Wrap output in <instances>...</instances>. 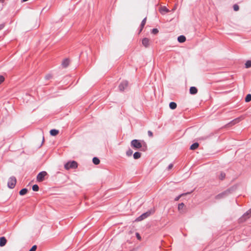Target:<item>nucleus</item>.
<instances>
[{"instance_id":"f257e3e1","label":"nucleus","mask_w":251,"mask_h":251,"mask_svg":"<svg viewBox=\"0 0 251 251\" xmlns=\"http://www.w3.org/2000/svg\"><path fill=\"white\" fill-rule=\"evenodd\" d=\"M77 167V163L75 161L68 162L64 165V168L67 170L70 169H75Z\"/></svg>"},{"instance_id":"f03ea898","label":"nucleus","mask_w":251,"mask_h":251,"mask_svg":"<svg viewBox=\"0 0 251 251\" xmlns=\"http://www.w3.org/2000/svg\"><path fill=\"white\" fill-rule=\"evenodd\" d=\"M131 146L135 149H139L142 148V145L139 140L134 139L131 142Z\"/></svg>"},{"instance_id":"7ed1b4c3","label":"nucleus","mask_w":251,"mask_h":251,"mask_svg":"<svg viewBox=\"0 0 251 251\" xmlns=\"http://www.w3.org/2000/svg\"><path fill=\"white\" fill-rule=\"evenodd\" d=\"M16 183V179L15 177L14 176H11L9 178L8 181V187L12 189L14 188L15 185Z\"/></svg>"},{"instance_id":"20e7f679","label":"nucleus","mask_w":251,"mask_h":251,"mask_svg":"<svg viewBox=\"0 0 251 251\" xmlns=\"http://www.w3.org/2000/svg\"><path fill=\"white\" fill-rule=\"evenodd\" d=\"M47 175V173L45 171H43L38 174L37 176V180L38 182H42L44 180L45 176Z\"/></svg>"},{"instance_id":"39448f33","label":"nucleus","mask_w":251,"mask_h":251,"mask_svg":"<svg viewBox=\"0 0 251 251\" xmlns=\"http://www.w3.org/2000/svg\"><path fill=\"white\" fill-rule=\"evenodd\" d=\"M151 212L148 211L147 212H145L143 214H142L141 215H140L139 217H138L136 220L135 221L139 222L147 218L148 217H149L151 215Z\"/></svg>"},{"instance_id":"423d86ee","label":"nucleus","mask_w":251,"mask_h":251,"mask_svg":"<svg viewBox=\"0 0 251 251\" xmlns=\"http://www.w3.org/2000/svg\"><path fill=\"white\" fill-rule=\"evenodd\" d=\"M230 193V191L229 190H227L217 195L216 196V199H220L225 198V197L227 196L229 193Z\"/></svg>"},{"instance_id":"0eeeda50","label":"nucleus","mask_w":251,"mask_h":251,"mask_svg":"<svg viewBox=\"0 0 251 251\" xmlns=\"http://www.w3.org/2000/svg\"><path fill=\"white\" fill-rule=\"evenodd\" d=\"M128 82L126 80L123 81L119 85V88L120 91H123L127 87Z\"/></svg>"},{"instance_id":"6e6552de","label":"nucleus","mask_w":251,"mask_h":251,"mask_svg":"<svg viewBox=\"0 0 251 251\" xmlns=\"http://www.w3.org/2000/svg\"><path fill=\"white\" fill-rule=\"evenodd\" d=\"M242 117H238L237 118H236V119H234L233 120H232V121H231L230 123H229L227 125L228 126H233V125L236 124L237 123H238L240 121H241L242 120Z\"/></svg>"},{"instance_id":"1a4fd4ad","label":"nucleus","mask_w":251,"mask_h":251,"mask_svg":"<svg viewBox=\"0 0 251 251\" xmlns=\"http://www.w3.org/2000/svg\"><path fill=\"white\" fill-rule=\"evenodd\" d=\"M142 43L145 47L148 48L150 46V39L147 38H144L142 39Z\"/></svg>"},{"instance_id":"9d476101","label":"nucleus","mask_w":251,"mask_h":251,"mask_svg":"<svg viewBox=\"0 0 251 251\" xmlns=\"http://www.w3.org/2000/svg\"><path fill=\"white\" fill-rule=\"evenodd\" d=\"M7 243V240L5 237H0V247L4 246Z\"/></svg>"},{"instance_id":"9b49d317","label":"nucleus","mask_w":251,"mask_h":251,"mask_svg":"<svg viewBox=\"0 0 251 251\" xmlns=\"http://www.w3.org/2000/svg\"><path fill=\"white\" fill-rule=\"evenodd\" d=\"M198 92V90L196 87L194 86L191 87L190 88V93L192 95H195Z\"/></svg>"},{"instance_id":"f8f14e48","label":"nucleus","mask_w":251,"mask_h":251,"mask_svg":"<svg viewBox=\"0 0 251 251\" xmlns=\"http://www.w3.org/2000/svg\"><path fill=\"white\" fill-rule=\"evenodd\" d=\"M159 11L162 14H164L169 12V9L165 6H162L160 8Z\"/></svg>"},{"instance_id":"ddd939ff","label":"nucleus","mask_w":251,"mask_h":251,"mask_svg":"<svg viewBox=\"0 0 251 251\" xmlns=\"http://www.w3.org/2000/svg\"><path fill=\"white\" fill-rule=\"evenodd\" d=\"M70 61L68 59H65L62 62V65L63 67L66 68L69 65Z\"/></svg>"},{"instance_id":"4468645a","label":"nucleus","mask_w":251,"mask_h":251,"mask_svg":"<svg viewBox=\"0 0 251 251\" xmlns=\"http://www.w3.org/2000/svg\"><path fill=\"white\" fill-rule=\"evenodd\" d=\"M146 20H147V18H145L141 22V25H140V31H139V32H141L142 31V30H143L145 24H146Z\"/></svg>"},{"instance_id":"2eb2a0df","label":"nucleus","mask_w":251,"mask_h":251,"mask_svg":"<svg viewBox=\"0 0 251 251\" xmlns=\"http://www.w3.org/2000/svg\"><path fill=\"white\" fill-rule=\"evenodd\" d=\"M177 40L179 43H183L186 41V37L183 35H180L178 37Z\"/></svg>"},{"instance_id":"dca6fc26","label":"nucleus","mask_w":251,"mask_h":251,"mask_svg":"<svg viewBox=\"0 0 251 251\" xmlns=\"http://www.w3.org/2000/svg\"><path fill=\"white\" fill-rule=\"evenodd\" d=\"M59 133V131L58 130L53 129L50 130V134L52 136H56Z\"/></svg>"},{"instance_id":"f3484780","label":"nucleus","mask_w":251,"mask_h":251,"mask_svg":"<svg viewBox=\"0 0 251 251\" xmlns=\"http://www.w3.org/2000/svg\"><path fill=\"white\" fill-rule=\"evenodd\" d=\"M176 103L175 102H171L169 104V107L172 109H175L176 108Z\"/></svg>"},{"instance_id":"a211bd4d","label":"nucleus","mask_w":251,"mask_h":251,"mask_svg":"<svg viewBox=\"0 0 251 251\" xmlns=\"http://www.w3.org/2000/svg\"><path fill=\"white\" fill-rule=\"evenodd\" d=\"M141 156V153L139 152H135L133 154V157L135 159H137L140 158Z\"/></svg>"},{"instance_id":"6ab92c4d","label":"nucleus","mask_w":251,"mask_h":251,"mask_svg":"<svg viewBox=\"0 0 251 251\" xmlns=\"http://www.w3.org/2000/svg\"><path fill=\"white\" fill-rule=\"evenodd\" d=\"M199 147V144L198 143H195L194 144H193L191 146H190V149L192 150H194L196 149H197Z\"/></svg>"},{"instance_id":"aec40b11","label":"nucleus","mask_w":251,"mask_h":251,"mask_svg":"<svg viewBox=\"0 0 251 251\" xmlns=\"http://www.w3.org/2000/svg\"><path fill=\"white\" fill-rule=\"evenodd\" d=\"M93 162L95 165H98L100 164V159L98 157H94L93 158Z\"/></svg>"},{"instance_id":"412c9836","label":"nucleus","mask_w":251,"mask_h":251,"mask_svg":"<svg viewBox=\"0 0 251 251\" xmlns=\"http://www.w3.org/2000/svg\"><path fill=\"white\" fill-rule=\"evenodd\" d=\"M27 192V189L26 188L22 189L20 192L19 194L20 195L23 196L25 195Z\"/></svg>"},{"instance_id":"4be33fe9","label":"nucleus","mask_w":251,"mask_h":251,"mask_svg":"<svg viewBox=\"0 0 251 251\" xmlns=\"http://www.w3.org/2000/svg\"><path fill=\"white\" fill-rule=\"evenodd\" d=\"M226 177V174L223 172L220 173V175L219 176V178L220 180H223Z\"/></svg>"},{"instance_id":"5701e85b","label":"nucleus","mask_w":251,"mask_h":251,"mask_svg":"<svg viewBox=\"0 0 251 251\" xmlns=\"http://www.w3.org/2000/svg\"><path fill=\"white\" fill-rule=\"evenodd\" d=\"M251 100V94H248L245 98V101L246 102H248Z\"/></svg>"},{"instance_id":"b1692460","label":"nucleus","mask_w":251,"mask_h":251,"mask_svg":"<svg viewBox=\"0 0 251 251\" xmlns=\"http://www.w3.org/2000/svg\"><path fill=\"white\" fill-rule=\"evenodd\" d=\"M185 205L183 203H179L178 205V209L179 211H181L183 208L184 207Z\"/></svg>"},{"instance_id":"393cba45","label":"nucleus","mask_w":251,"mask_h":251,"mask_svg":"<svg viewBox=\"0 0 251 251\" xmlns=\"http://www.w3.org/2000/svg\"><path fill=\"white\" fill-rule=\"evenodd\" d=\"M245 67L246 68H249L251 67V61H247L245 63Z\"/></svg>"},{"instance_id":"a878e982","label":"nucleus","mask_w":251,"mask_h":251,"mask_svg":"<svg viewBox=\"0 0 251 251\" xmlns=\"http://www.w3.org/2000/svg\"><path fill=\"white\" fill-rule=\"evenodd\" d=\"M132 153H133V151L131 149H129L126 151V154L128 156H131Z\"/></svg>"},{"instance_id":"bb28decb","label":"nucleus","mask_w":251,"mask_h":251,"mask_svg":"<svg viewBox=\"0 0 251 251\" xmlns=\"http://www.w3.org/2000/svg\"><path fill=\"white\" fill-rule=\"evenodd\" d=\"M32 190L34 191H38L39 190V186L37 184L32 186Z\"/></svg>"},{"instance_id":"cd10ccee","label":"nucleus","mask_w":251,"mask_h":251,"mask_svg":"<svg viewBox=\"0 0 251 251\" xmlns=\"http://www.w3.org/2000/svg\"><path fill=\"white\" fill-rule=\"evenodd\" d=\"M249 216L248 218L251 216V208L249 209L244 215V216Z\"/></svg>"},{"instance_id":"c85d7f7f","label":"nucleus","mask_w":251,"mask_h":251,"mask_svg":"<svg viewBox=\"0 0 251 251\" xmlns=\"http://www.w3.org/2000/svg\"><path fill=\"white\" fill-rule=\"evenodd\" d=\"M233 7L234 10L235 11H237L239 9V6L237 4H234Z\"/></svg>"},{"instance_id":"c756f323","label":"nucleus","mask_w":251,"mask_h":251,"mask_svg":"<svg viewBox=\"0 0 251 251\" xmlns=\"http://www.w3.org/2000/svg\"><path fill=\"white\" fill-rule=\"evenodd\" d=\"M158 32V30L157 28H153L152 29L151 33L153 34H156Z\"/></svg>"},{"instance_id":"7c9ffc66","label":"nucleus","mask_w":251,"mask_h":251,"mask_svg":"<svg viewBox=\"0 0 251 251\" xmlns=\"http://www.w3.org/2000/svg\"><path fill=\"white\" fill-rule=\"evenodd\" d=\"M52 78V75L50 74H48L45 76V79L47 80H49Z\"/></svg>"},{"instance_id":"2f4dec72","label":"nucleus","mask_w":251,"mask_h":251,"mask_svg":"<svg viewBox=\"0 0 251 251\" xmlns=\"http://www.w3.org/2000/svg\"><path fill=\"white\" fill-rule=\"evenodd\" d=\"M37 249V246L36 245H34L30 249L29 251H35Z\"/></svg>"},{"instance_id":"473e14b6","label":"nucleus","mask_w":251,"mask_h":251,"mask_svg":"<svg viewBox=\"0 0 251 251\" xmlns=\"http://www.w3.org/2000/svg\"><path fill=\"white\" fill-rule=\"evenodd\" d=\"M4 80V77L2 75H0V84Z\"/></svg>"},{"instance_id":"72a5a7b5","label":"nucleus","mask_w":251,"mask_h":251,"mask_svg":"<svg viewBox=\"0 0 251 251\" xmlns=\"http://www.w3.org/2000/svg\"><path fill=\"white\" fill-rule=\"evenodd\" d=\"M148 135L150 137H152L153 136V133L152 132L150 131V130H149L148 131Z\"/></svg>"},{"instance_id":"f704fd0d","label":"nucleus","mask_w":251,"mask_h":251,"mask_svg":"<svg viewBox=\"0 0 251 251\" xmlns=\"http://www.w3.org/2000/svg\"><path fill=\"white\" fill-rule=\"evenodd\" d=\"M136 237L137 238V239H138V240H141V236H140V235L139 233H137H137H136Z\"/></svg>"},{"instance_id":"c9c22d12","label":"nucleus","mask_w":251,"mask_h":251,"mask_svg":"<svg viewBox=\"0 0 251 251\" xmlns=\"http://www.w3.org/2000/svg\"><path fill=\"white\" fill-rule=\"evenodd\" d=\"M183 195V194H181V195H180L179 196L176 197L175 199V201H178V200L180 199V198Z\"/></svg>"},{"instance_id":"e433bc0d","label":"nucleus","mask_w":251,"mask_h":251,"mask_svg":"<svg viewBox=\"0 0 251 251\" xmlns=\"http://www.w3.org/2000/svg\"><path fill=\"white\" fill-rule=\"evenodd\" d=\"M173 167V165L172 164H170L168 167V170H171Z\"/></svg>"},{"instance_id":"4c0bfd02","label":"nucleus","mask_w":251,"mask_h":251,"mask_svg":"<svg viewBox=\"0 0 251 251\" xmlns=\"http://www.w3.org/2000/svg\"><path fill=\"white\" fill-rule=\"evenodd\" d=\"M4 27V25L1 24L0 25V30L2 29Z\"/></svg>"},{"instance_id":"58836bf2","label":"nucleus","mask_w":251,"mask_h":251,"mask_svg":"<svg viewBox=\"0 0 251 251\" xmlns=\"http://www.w3.org/2000/svg\"><path fill=\"white\" fill-rule=\"evenodd\" d=\"M44 137H43V142L44 141Z\"/></svg>"}]
</instances>
